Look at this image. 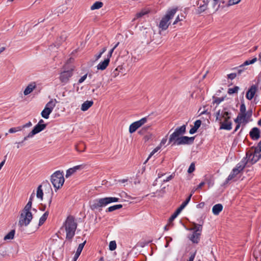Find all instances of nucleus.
Returning <instances> with one entry per match:
<instances>
[{
	"mask_svg": "<svg viewBox=\"0 0 261 261\" xmlns=\"http://www.w3.org/2000/svg\"><path fill=\"white\" fill-rule=\"evenodd\" d=\"M34 197L35 193L33 192L30 196L29 202L20 212L18 225L21 227L28 225L33 219L31 209L32 201Z\"/></svg>",
	"mask_w": 261,
	"mask_h": 261,
	"instance_id": "f257e3e1",
	"label": "nucleus"
},
{
	"mask_svg": "<svg viewBox=\"0 0 261 261\" xmlns=\"http://www.w3.org/2000/svg\"><path fill=\"white\" fill-rule=\"evenodd\" d=\"M261 158V142H260L258 146L255 147L251 148L246 153V159L242 161L241 163L245 162L246 164L247 163L254 164L256 163Z\"/></svg>",
	"mask_w": 261,
	"mask_h": 261,
	"instance_id": "f03ea898",
	"label": "nucleus"
},
{
	"mask_svg": "<svg viewBox=\"0 0 261 261\" xmlns=\"http://www.w3.org/2000/svg\"><path fill=\"white\" fill-rule=\"evenodd\" d=\"M44 191L45 192V193L48 192V193H50V197L48 200V204L47 205H45V206H47L50 207L52 201L53 192L51 186L49 183L44 182L38 187L36 191V197L38 199H40L41 201H42Z\"/></svg>",
	"mask_w": 261,
	"mask_h": 261,
	"instance_id": "7ed1b4c3",
	"label": "nucleus"
},
{
	"mask_svg": "<svg viewBox=\"0 0 261 261\" xmlns=\"http://www.w3.org/2000/svg\"><path fill=\"white\" fill-rule=\"evenodd\" d=\"M177 11V8H174L169 9L167 11L166 14L161 19L159 24L160 32L167 29L170 24V20L173 18Z\"/></svg>",
	"mask_w": 261,
	"mask_h": 261,
	"instance_id": "20e7f679",
	"label": "nucleus"
},
{
	"mask_svg": "<svg viewBox=\"0 0 261 261\" xmlns=\"http://www.w3.org/2000/svg\"><path fill=\"white\" fill-rule=\"evenodd\" d=\"M118 200V198L111 197L96 199L90 203V207L92 210H97L112 202H117Z\"/></svg>",
	"mask_w": 261,
	"mask_h": 261,
	"instance_id": "39448f33",
	"label": "nucleus"
},
{
	"mask_svg": "<svg viewBox=\"0 0 261 261\" xmlns=\"http://www.w3.org/2000/svg\"><path fill=\"white\" fill-rule=\"evenodd\" d=\"M66 232V238L71 239L74 235L77 227V224L74 219L71 217H68L64 225Z\"/></svg>",
	"mask_w": 261,
	"mask_h": 261,
	"instance_id": "423d86ee",
	"label": "nucleus"
},
{
	"mask_svg": "<svg viewBox=\"0 0 261 261\" xmlns=\"http://www.w3.org/2000/svg\"><path fill=\"white\" fill-rule=\"evenodd\" d=\"M50 180L55 188L59 189L61 188L65 181L63 172L56 171L51 176Z\"/></svg>",
	"mask_w": 261,
	"mask_h": 261,
	"instance_id": "0eeeda50",
	"label": "nucleus"
},
{
	"mask_svg": "<svg viewBox=\"0 0 261 261\" xmlns=\"http://www.w3.org/2000/svg\"><path fill=\"white\" fill-rule=\"evenodd\" d=\"M57 103V101L56 99H51L48 102L41 113V116L45 119H48Z\"/></svg>",
	"mask_w": 261,
	"mask_h": 261,
	"instance_id": "6e6552de",
	"label": "nucleus"
},
{
	"mask_svg": "<svg viewBox=\"0 0 261 261\" xmlns=\"http://www.w3.org/2000/svg\"><path fill=\"white\" fill-rule=\"evenodd\" d=\"M230 113H229L226 108H224L221 110H219L216 112L215 116L216 120L220 122L221 121L229 119Z\"/></svg>",
	"mask_w": 261,
	"mask_h": 261,
	"instance_id": "1a4fd4ad",
	"label": "nucleus"
},
{
	"mask_svg": "<svg viewBox=\"0 0 261 261\" xmlns=\"http://www.w3.org/2000/svg\"><path fill=\"white\" fill-rule=\"evenodd\" d=\"M186 132V125H183L180 127L177 128L175 132L170 136L169 142L172 143L177 140Z\"/></svg>",
	"mask_w": 261,
	"mask_h": 261,
	"instance_id": "9d476101",
	"label": "nucleus"
},
{
	"mask_svg": "<svg viewBox=\"0 0 261 261\" xmlns=\"http://www.w3.org/2000/svg\"><path fill=\"white\" fill-rule=\"evenodd\" d=\"M252 116V111H249L245 113H239L235 122L237 123H244L246 124L249 122L250 118Z\"/></svg>",
	"mask_w": 261,
	"mask_h": 261,
	"instance_id": "9b49d317",
	"label": "nucleus"
},
{
	"mask_svg": "<svg viewBox=\"0 0 261 261\" xmlns=\"http://www.w3.org/2000/svg\"><path fill=\"white\" fill-rule=\"evenodd\" d=\"M45 124H37L33 128V129L23 138V141L27 140L29 138H33V136L43 130L46 127Z\"/></svg>",
	"mask_w": 261,
	"mask_h": 261,
	"instance_id": "f8f14e48",
	"label": "nucleus"
},
{
	"mask_svg": "<svg viewBox=\"0 0 261 261\" xmlns=\"http://www.w3.org/2000/svg\"><path fill=\"white\" fill-rule=\"evenodd\" d=\"M245 162H243V163H240L238 164L237 167L233 169L232 172L228 176L227 179V181H228L229 180L234 179L237 177V175L239 174L241 171L243 170L245 166Z\"/></svg>",
	"mask_w": 261,
	"mask_h": 261,
	"instance_id": "ddd939ff",
	"label": "nucleus"
},
{
	"mask_svg": "<svg viewBox=\"0 0 261 261\" xmlns=\"http://www.w3.org/2000/svg\"><path fill=\"white\" fill-rule=\"evenodd\" d=\"M147 118L146 117H144L142 118L141 119L136 121L132 124H131L129 127V132L130 134H132L136 131V130L139 128L140 127L142 126L145 123L147 122Z\"/></svg>",
	"mask_w": 261,
	"mask_h": 261,
	"instance_id": "4468645a",
	"label": "nucleus"
},
{
	"mask_svg": "<svg viewBox=\"0 0 261 261\" xmlns=\"http://www.w3.org/2000/svg\"><path fill=\"white\" fill-rule=\"evenodd\" d=\"M72 71L73 69H71L68 70H64L61 72L59 77L60 81L64 84L68 83L69 79L72 75Z\"/></svg>",
	"mask_w": 261,
	"mask_h": 261,
	"instance_id": "2eb2a0df",
	"label": "nucleus"
},
{
	"mask_svg": "<svg viewBox=\"0 0 261 261\" xmlns=\"http://www.w3.org/2000/svg\"><path fill=\"white\" fill-rule=\"evenodd\" d=\"M193 140L194 138L193 137L183 136L180 137L177 140L174 142L173 144H176L179 145L181 144H189L190 142H193Z\"/></svg>",
	"mask_w": 261,
	"mask_h": 261,
	"instance_id": "dca6fc26",
	"label": "nucleus"
},
{
	"mask_svg": "<svg viewBox=\"0 0 261 261\" xmlns=\"http://www.w3.org/2000/svg\"><path fill=\"white\" fill-rule=\"evenodd\" d=\"M257 90V87L256 85H252L246 93V98L248 100H251L254 97Z\"/></svg>",
	"mask_w": 261,
	"mask_h": 261,
	"instance_id": "f3484780",
	"label": "nucleus"
},
{
	"mask_svg": "<svg viewBox=\"0 0 261 261\" xmlns=\"http://www.w3.org/2000/svg\"><path fill=\"white\" fill-rule=\"evenodd\" d=\"M84 167V166L83 165H77L76 166H74L73 168H69L66 171V177L68 178L69 176H70L71 175H72L73 173H74L75 172H76L77 170H81L83 169Z\"/></svg>",
	"mask_w": 261,
	"mask_h": 261,
	"instance_id": "a211bd4d",
	"label": "nucleus"
},
{
	"mask_svg": "<svg viewBox=\"0 0 261 261\" xmlns=\"http://www.w3.org/2000/svg\"><path fill=\"white\" fill-rule=\"evenodd\" d=\"M201 231H193V233L189 236V239L193 243H198L200 240Z\"/></svg>",
	"mask_w": 261,
	"mask_h": 261,
	"instance_id": "6ab92c4d",
	"label": "nucleus"
},
{
	"mask_svg": "<svg viewBox=\"0 0 261 261\" xmlns=\"http://www.w3.org/2000/svg\"><path fill=\"white\" fill-rule=\"evenodd\" d=\"M220 123V128L227 130H230L231 129V122L229 121V119L223 120L219 122Z\"/></svg>",
	"mask_w": 261,
	"mask_h": 261,
	"instance_id": "aec40b11",
	"label": "nucleus"
},
{
	"mask_svg": "<svg viewBox=\"0 0 261 261\" xmlns=\"http://www.w3.org/2000/svg\"><path fill=\"white\" fill-rule=\"evenodd\" d=\"M36 88L35 83H31L26 87L24 90L23 94L24 95H28L30 94Z\"/></svg>",
	"mask_w": 261,
	"mask_h": 261,
	"instance_id": "412c9836",
	"label": "nucleus"
},
{
	"mask_svg": "<svg viewBox=\"0 0 261 261\" xmlns=\"http://www.w3.org/2000/svg\"><path fill=\"white\" fill-rule=\"evenodd\" d=\"M250 135L253 139L257 140L260 137V131L257 127H254L250 131Z\"/></svg>",
	"mask_w": 261,
	"mask_h": 261,
	"instance_id": "4be33fe9",
	"label": "nucleus"
},
{
	"mask_svg": "<svg viewBox=\"0 0 261 261\" xmlns=\"http://www.w3.org/2000/svg\"><path fill=\"white\" fill-rule=\"evenodd\" d=\"M110 62V59L109 58L106 59L103 61L99 63L97 66V69L98 70H103L108 66Z\"/></svg>",
	"mask_w": 261,
	"mask_h": 261,
	"instance_id": "5701e85b",
	"label": "nucleus"
},
{
	"mask_svg": "<svg viewBox=\"0 0 261 261\" xmlns=\"http://www.w3.org/2000/svg\"><path fill=\"white\" fill-rule=\"evenodd\" d=\"M86 241H85L83 243H81L79 245V247L76 250V253L74 255V256L73 257V259H74V261H76L77 259V258L79 257V255H80L83 248H84V246L86 243Z\"/></svg>",
	"mask_w": 261,
	"mask_h": 261,
	"instance_id": "b1692460",
	"label": "nucleus"
},
{
	"mask_svg": "<svg viewBox=\"0 0 261 261\" xmlns=\"http://www.w3.org/2000/svg\"><path fill=\"white\" fill-rule=\"evenodd\" d=\"M223 210V206L221 204H217L212 208V212L215 215H218Z\"/></svg>",
	"mask_w": 261,
	"mask_h": 261,
	"instance_id": "393cba45",
	"label": "nucleus"
},
{
	"mask_svg": "<svg viewBox=\"0 0 261 261\" xmlns=\"http://www.w3.org/2000/svg\"><path fill=\"white\" fill-rule=\"evenodd\" d=\"M93 104V101H85L81 106V110L83 111H86L89 109Z\"/></svg>",
	"mask_w": 261,
	"mask_h": 261,
	"instance_id": "a878e982",
	"label": "nucleus"
},
{
	"mask_svg": "<svg viewBox=\"0 0 261 261\" xmlns=\"http://www.w3.org/2000/svg\"><path fill=\"white\" fill-rule=\"evenodd\" d=\"M201 121L200 120H197L195 122L194 126L190 130L191 134H194L196 132L198 128L200 126Z\"/></svg>",
	"mask_w": 261,
	"mask_h": 261,
	"instance_id": "bb28decb",
	"label": "nucleus"
},
{
	"mask_svg": "<svg viewBox=\"0 0 261 261\" xmlns=\"http://www.w3.org/2000/svg\"><path fill=\"white\" fill-rule=\"evenodd\" d=\"M202 229V225L197 224L195 223H193L192 224L191 227L189 229V230H193V231H201Z\"/></svg>",
	"mask_w": 261,
	"mask_h": 261,
	"instance_id": "cd10ccee",
	"label": "nucleus"
},
{
	"mask_svg": "<svg viewBox=\"0 0 261 261\" xmlns=\"http://www.w3.org/2000/svg\"><path fill=\"white\" fill-rule=\"evenodd\" d=\"M149 10L147 9H143L141 12H138L136 14L135 17L133 19V21H135L136 19L141 18L144 15L148 14Z\"/></svg>",
	"mask_w": 261,
	"mask_h": 261,
	"instance_id": "c85d7f7f",
	"label": "nucleus"
},
{
	"mask_svg": "<svg viewBox=\"0 0 261 261\" xmlns=\"http://www.w3.org/2000/svg\"><path fill=\"white\" fill-rule=\"evenodd\" d=\"M180 213V212H178V210H176V212L171 216L169 219L168 224L165 226V229H167V227L168 226H169L171 224L172 221L175 218H176V217Z\"/></svg>",
	"mask_w": 261,
	"mask_h": 261,
	"instance_id": "c756f323",
	"label": "nucleus"
},
{
	"mask_svg": "<svg viewBox=\"0 0 261 261\" xmlns=\"http://www.w3.org/2000/svg\"><path fill=\"white\" fill-rule=\"evenodd\" d=\"M103 6V3L101 2H96L95 3H94L91 7V9L96 10V9H99L101 8Z\"/></svg>",
	"mask_w": 261,
	"mask_h": 261,
	"instance_id": "7c9ffc66",
	"label": "nucleus"
},
{
	"mask_svg": "<svg viewBox=\"0 0 261 261\" xmlns=\"http://www.w3.org/2000/svg\"><path fill=\"white\" fill-rule=\"evenodd\" d=\"M219 2L220 0H212V6L213 8L214 9L215 12L217 11L219 8Z\"/></svg>",
	"mask_w": 261,
	"mask_h": 261,
	"instance_id": "2f4dec72",
	"label": "nucleus"
},
{
	"mask_svg": "<svg viewBox=\"0 0 261 261\" xmlns=\"http://www.w3.org/2000/svg\"><path fill=\"white\" fill-rule=\"evenodd\" d=\"M15 230H11L4 238V240H12L14 238Z\"/></svg>",
	"mask_w": 261,
	"mask_h": 261,
	"instance_id": "473e14b6",
	"label": "nucleus"
},
{
	"mask_svg": "<svg viewBox=\"0 0 261 261\" xmlns=\"http://www.w3.org/2000/svg\"><path fill=\"white\" fill-rule=\"evenodd\" d=\"M48 216V212H46L40 218L39 220V225H41L43 224V223L46 221L47 217Z\"/></svg>",
	"mask_w": 261,
	"mask_h": 261,
	"instance_id": "72a5a7b5",
	"label": "nucleus"
},
{
	"mask_svg": "<svg viewBox=\"0 0 261 261\" xmlns=\"http://www.w3.org/2000/svg\"><path fill=\"white\" fill-rule=\"evenodd\" d=\"M122 207V205L117 204L114 206H110L108 208L107 212H111L116 210L120 209Z\"/></svg>",
	"mask_w": 261,
	"mask_h": 261,
	"instance_id": "f704fd0d",
	"label": "nucleus"
},
{
	"mask_svg": "<svg viewBox=\"0 0 261 261\" xmlns=\"http://www.w3.org/2000/svg\"><path fill=\"white\" fill-rule=\"evenodd\" d=\"M257 61L256 58H254L251 60H246L242 65L240 66V68H242L244 66L249 65L254 63Z\"/></svg>",
	"mask_w": 261,
	"mask_h": 261,
	"instance_id": "c9c22d12",
	"label": "nucleus"
},
{
	"mask_svg": "<svg viewBox=\"0 0 261 261\" xmlns=\"http://www.w3.org/2000/svg\"><path fill=\"white\" fill-rule=\"evenodd\" d=\"M160 149V147H156L155 148L152 152L150 153L149 156L147 159V160L144 162V164H146V163L148 162V161L149 160V159L154 155L156 152H158Z\"/></svg>",
	"mask_w": 261,
	"mask_h": 261,
	"instance_id": "e433bc0d",
	"label": "nucleus"
},
{
	"mask_svg": "<svg viewBox=\"0 0 261 261\" xmlns=\"http://www.w3.org/2000/svg\"><path fill=\"white\" fill-rule=\"evenodd\" d=\"M207 3H206V4L201 5L199 7H198L197 9V12L198 13H201L207 9Z\"/></svg>",
	"mask_w": 261,
	"mask_h": 261,
	"instance_id": "4c0bfd02",
	"label": "nucleus"
},
{
	"mask_svg": "<svg viewBox=\"0 0 261 261\" xmlns=\"http://www.w3.org/2000/svg\"><path fill=\"white\" fill-rule=\"evenodd\" d=\"M117 247L116 243L115 241H112L110 242L109 247V249L111 251H113L116 249Z\"/></svg>",
	"mask_w": 261,
	"mask_h": 261,
	"instance_id": "58836bf2",
	"label": "nucleus"
},
{
	"mask_svg": "<svg viewBox=\"0 0 261 261\" xmlns=\"http://www.w3.org/2000/svg\"><path fill=\"white\" fill-rule=\"evenodd\" d=\"M22 129V127L21 126H18L16 127H12L9 129V133H15L17 132L20 131Z\"/></svg>",
	"mask_w": 261,
	"mask_h": 261,
	"instance_id": "ea45409f",
	"label": "nucleus"
},
{
	"mask_svg": "<svg viewBox=\"0 0 261 261\" xmlns=\"http://www.w3.org/2000/svg\"><path fill=\"white\" fill-rule=\"evenodd\" d=\"M204 185L205 182H201L197 187H194L192 189V190L191 191V193H192L193 194L196 191L201 189L204 186Z\"/></svg>",
	"mask_w": 261,
	"mask_h": 261,
	"instance_id": "a19ab883",
	"label": "nucleus"
},
{
	"mask_svg": "<svg viewBox=\"0 0 261 261\" xmlns=\"http://www.w3.org/2000/svg\"><path fill=\"white\" fill-rule=\"evenodd\" d=\"M152 137H153L152 134L150 133H148L144 136L143 139L145 142H147V141H149V140L151 139L152 138Z\"/></svg>",
	"mask_w": 261,
	"mask_h": 261,
	"instance_id": "79ce46f5",
	"label": "nucleus"
},
{
	"mask_svg": "<svg viewBox=\"0 0 261 261\" xmlns=\"http://www.w3.org/2000/svg\"><path fill=\"white\" fill-rule=\"evenodd\" d=\"M239 88L238 86H236L233 88H229L228 90V93L229 94H232L235 93H237L239 90Z\"/></svg>",
	"mask_w": 261,
	"mask_h": 261,
	"instance_id": "37998d69",
	"label": "nucleus"
},
{
	"mask_svg": "<svg viewBox=\"0 0 261 261\" xmlns=\"http://www.w3.org/2000/svg\"><path fill=\"white\" fill-rule=\"evenodd\" d=\"M184 18H185V17L183 15H181L180 16L178 15L176 17L175 21L173 22V25L176 24L179 21H182Z\"/></svg>",
	"mask_w": 261,
	"mask_h": 261,
	"instance_id": "c03bdc74",
	"label": "nucleus"
},
{
	"mask_svg": "<svg viewBox=\"0 0 261 261\" xmlns=\"http://www.w3.org/2000/svg\"><path fill=\"white\" fill-rule=\"evenodd\" d=\"M241 0H229L228 2V6H233L236 4H239Z\"/></svg>",
	"mask_w": 261,
	"mask_h": 261,
	"instance_id": "a18cd8bd",
	"label": "nucleus"
},
{
	"mask_svg": "<svg viewBox=\"0 0 261 261\" xmlns=\"http://www.w3.org/2000/svg\"><path fill=\"white\" fill-rule=\"evenodd\" d=\"M188 203H187L186 201H184L180 206V207L177 209V210L178 211V212H181V211L185 208V207L188 204Z\"/></svg>",
	"mask_w": 261,
	"mask_h": 261,
	"instance_id": "49530a36",
	"label": "nucleus"
},
{
	"mask_svg": "<svg viewBox=\"0 0 261 261\" xmlns=\"http://www.w3.org/2000/svg\"><path fill=\"white\" fill-rule=\"evenodd\" d=\"M188 203H187L186 201H184L180 206V207L177 209V210L178 211V212H181V211L185 208V207L188 204Z\"/></svg>",
	"mask_w": 261,
	"mask_h": 261,
	"instance_id": "de8ad7c7",
	"label": "nucleus"
},
{
	"mask_svg": "<svg viewBox=\"0 0 261 261\" xmlns=\"http://www.w3.org/2000/svg\"><path fill=\"white\" fill-rule=\"evenodd\" d=\"M188 203H187L186 201H184L180 206V207L177 209V210L178 211V212H181V211L185 208V207L188 204Z\"/></svg>",
	"mask_w": 261,
	"mask_h": 261,
	"instance_id": "09e8293b",
	"label": "nucleus"
},
{
	"mask_svg": "<svg viewBox=\"0 0 261 261\" xmlns=\"http://www.w3.org/2000/svg\"><path fill=\"white\" fill-rule=\"evenodd\" d=\"M247 112L246 111V107L244 103H242L240 107V113H243Z\"/></svg>",
	"mask_w": 261,
	"mask_h": 261,
	"instance_id": "8fccbe9b",
	"label": "nucleus"
},
{
	"mask_svg": "<svg viewBox=\"0 0 261 261\" xmlns=\"http://www.w3.org/2000/svg\"><path fill=\"white\" fill-rule=\"evenodd\" d=\"M195 169V165L193 163H192L188 169V172L192 173Z\"/></svg>",
	"mask_w": 261,
	"mask_h": 261,
	"instance_id": "3c124183",
	"label": "nucleus"
},
{
	"mask_svg": "<svg viewBox=\"0 0 261 261\" xmlns=\"http://www.w3.org/2000/svg\"><path fill=\"white\" fill-rule=\"evenodd\" d=\"M87 74H85L84 75H83L82 77H81L80 80H79V84H81L82 83H83L87 78Z\"/></svg>",
	"mask_w": 261,
	"mask_h": 261,
	"instance_id": "603ef678",
	"label": "nucleus"
},
{
	"mask_svg": "<svg viewBox=\"0 0 261 261\" xmlns=\"http://www.w3.org/2000/svg\"><path fill=\"white\" fill-rule=\"evenodd\" d=\"M167 139L166 138H163L162 140L160 145L158 147H160L161 148L162 146L164 145L166 143V142H167Z\"/></svg>",
	"mask_w": 261,
	"mask_h": 261,
	"instance_id": "864d4df0",
	"label": "nucleus"
},
{
	"mask_svg": "<svg viewBox=\"0 0 261 261\" xmlns=\"http://www.w3.org/2000/svg\"><path fill=\"white\" fill-rule=\"evenodd\" d=\"M227 76L228 79L233 80L236 77V74L233 73H230L228 74Z\"/></svg>",
	"mask_w": 261,
	"mask_h": 261,
	"instance_id": "5fc2aeb1",
	"label": "nucleus"
},
{
	"mask_svg": "<svg viewBox=\"0 0 261 261\" xmlns=\"http://www.w3.org/2000/svg\"><path fill=\"white\" fill-rule=\"evenodd\" d=\"M32 123L31 122H29L28 123H26L25 125L22 126V129L24 127H29L32 126Z\"/></svg>",
	"mask_w": 261,
	"mask_h": 261,
	"instance_id": "6e6d98bb",
	"label": "nucleus"
},
{
	"mask_svg": "<svg viewBox=\"0 0 261 261\" xmlns=\"http://www.w3.org/2000/svg\"><path fill=\"white\" fill-rule=\"evenodd\" d=\"M114 50V48H112L109 51V54L108 55V57H107V58H109V59L112 57V54H113Z\"/></svg>",
	"mask_w": 261,
	"mask_h": 261,
	"instance_id": "4d7b16f0",
	"label": "nucleus"
},
{
	"mask_svg": "<svg viewBox=\"0 0 261 261\" xmlns=\"http://www.w3.org/2000/svg\"><path fill=\"white\" fill-rule=\"evenodd\" d=\"M173 177V175H171L169 176L166 179H164V182L168 181L170 180H171V179H172Z\"/></svg>",
	"mask_w": 261,
	"mask_h": 261,
	"instance_id": "13d9d810",
	"label": "nucleus"
},
{
	"mask_svg": "<svg viewBox=\"0 0 261 261\" xmlns=\"http://www.w3.org/2000/svg\"><path fill=\"white\" fill-rule=\"evenodd\" d=\"M192 196V193H191L190 195L189 196V197L187 198V199L185 201L187 203H188L189 202Z\"/></svg>",
	"mask_w": 261,
	"mask_h": 261,
	"instance_id": "bf43d9fd",
	"label": "nucleus"
},
{
	"mask_svg": "<svg viewBox=\"0 0 261 261\" xmlns=\"http://www.w3.org/2000/svg\"><path fill=\"white\" fill-rule=\"evenodd\" d=\"M223 100V99H221L220 98H217L216 100H215V102L217 103H220Z\"/></svg>",
	"mask_w": 261,
	"mask_h": 261,
	"instance_id": "052dcab7",
	"label": "nucleus"
},
{
	"mask_svg": "<svg viewBox=\"0 0 261 261\" xmlns=\"http://www.w3.org/2000/svg\"><path fill=\"white\" fill-rule=\"evenodd\" d=\"M102 55V54L100 52L98 55H97L95 56L96 60H97L98 59H99L101 57Z\"/></svg>",
	"mask_w": 261,
	"mask_h": 261,
	"instance_id": "680f3d73",
	"label": "nucleus"
},
{
	"mask_svg": "<svg viewBox=\"0 0 261 261\" xmlns=\"http://www.w3.org/2000/svg\"><path fill=\"white\" fill-rule=\"evenodd\" d=\"M194 256H195V254L192 255L190 258H189V261H193L194 259Z\"/></svg>",
	"mask_w": 261,
	"mask_h": 261,
	"instance_id": "e2e57ef3",
	"label": "nucleus"
},
{
	"mask_svg": "<svg viewBox=\"0 0 261 261\" xmlns=\"http://www.w3.org/2000/svg\"><path fill=\"white\" fill-rule=\"evenodd\" d=\"M6 48L5 47H2L0 48V54H2L5 50Z\"/></svg>",
	"mask_w": 261,
	"mask_h": 261,
	"instance_id": "0e129e2a",
	"label": "nucleus"
},
{
	"mask_svg": "<svg viewBox=\"0 0 261 261\" xmlns=\"http://www.w3.org/2000/svg\"><path fill=\"white\" fill-rule=\"evenodd\" d=\"M107 50V47H103L102 49V50L100 51V53L102 54L103 53H104Z\"/></svg>",
	"mask_w": 261,
	"mask_h": 261,
	"instance_id": "69168bd1",
	"label": "nucleus"
},
{
	"mask_svg": "<svg viewBox=\"0 0 261 261\" xmlns=\"http://www.w3.org/2000/svg\"><path fill=\"white\" fill-rule=\"evenodd\" d=\"M240 123H238V125H237V126L235 128V131H237V129L240 127Z\"/></svg>",
	"mask_w": 261,
	"mask_h": 261,
	"instance_id": "338daca9",
	"label": "nucleus"
},
{
	"mask_svg": "<svg viewBox=\"0 0 261 261\" xmlns=\"http://www.w3.org/2000/svg\"><path fill=\"white\" fill-rule=\"evenodd\" d=\"M259 60L261 62V53L259 55Z\"/></svg>",
	"mask_w": 261,
	"mask_h": 261,
	"instance_id": "774afa93",
	"label": "nucleus"
}]
</instances>
